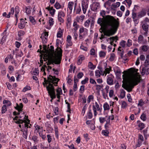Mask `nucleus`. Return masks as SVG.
Wrapping results in <instances>:
<instances>
[{"label": "nucleus", "instance_id": "nucleus-1", "mask_svg": "<svg viewBox=\"0 0 149 149\" xmlns=\"http://www.w3.org/2000/svg\"><path fill=\"white\" fill-rule=\"evenodd\" d=\"M107 17L108 20L107 23L108 31L104 34L105 36H110L114 34L116 32L119 23L118 22L116 24L115 26L113 25L114 17L110 15H107Z\"/></svg>", "mask_w": 149, "mask_h": 149}, {"label": "nucleus", "instance_id": "nucleus-2", "mask_svg": "<svg viewBox=\"0 0 149 149\" xmlns=\"http://www.w3.org/2000/svg\"><path fill=\"white\" fill-rule=\"evenodd\" d=\"M61 61V58L60 57L54 56H53V57L49 58L47 61V63L46 62V63H47V65H49L51 64H53L54 63L56 64H59L60 63Z\"/></svg>", "mask_w": 149, "mask_h": 149}, {"label": "nucleus", "instance_id": "nucleus-3", "mask_svg": "<svg viewBox=\"0 0 149 149\" xmlns=\"http://www.w3.org/2000/svg\"><path fill=\"white\" fill-rule=\"evenodd\" d=\"M140 82V79H137L127 84L125 86V88L133 89L134 86L137 85Z\"/></svg>", "mask_w": 149, "mask_h": 149}, {"label": "nucleus", "instance_id": "nucleus-4", "mask_svg": "<svg viewBox=\"0 0 149 149\" xmlns=\"http://www.w3.org/2000/svg\"><path fill=\"white\" fill-rule=\"evenodd\" d=\"M92 107L95 116H96L97 114V111H99L100 113H101L102 110V105H101L100 107L99 104L97 102H95V105H93Z\"/></svg>", "mask_w": 149, "mask_h": 149}, {"label": "nucleus", "instance_id": "nucleus-5", "mask_svg": "<svg viewBox=\"0 0 149 149\" xmlns=\"http://www.w3.org/2000/svg\"><path fill=\"white\" fill-rule=\"evenodd\" d=\"M31 125L30 124V126H28L27 127H26L25 125L23 126V127L20 130V131L22 132V136L26 139L27 138L28 134V129L29 128H30Z\"/></svg>", "mask_w": 149, "mask_h": 149}, {"label": "nucleus", "instance_id": "nucleus-6", "mask_svg": "<svg viewBox=\"0 0 149 149\" xmlns=\"http://www.w3.org/2000/svg\"><path fill=\"white\" fill-rule=\"evenodd\" d=\"M107 84L109 85H112L113 84V78H114L113 76L110 74L107 76Z\"/></svg>", "mask_w": 149, "mask_h": 149}, {"label": "nucleus", "instance_id": "nucleus-7", "mask_svg": "<svg viewBox=\"0 0 149 149\" xmlns=\"http://www.w3.org/2000/svg\"><path fill=\"white\" fill-rule=\"evenodd\" d=\"M65 15L64 13L62 11H60L58 12V19L60 22L63 23L64 22V19L62 17H65Z\"/></svg>", "mask_w": 149, "mask_h": 149}, {"label": "nucleus", "instance_id": "nucleus-8", "mask_svg": "<svg viewBox=\"0 0 149 149\" xmlns=\"http://www.w3.org/2000/svg\"><path fill=\"white\" fill-rule=\"evenodd\" d=\"M100 6V3L98 2L93 3L91 6V9L92 11H96L97 9L99 8Z\"/></svg>", "mask_w": 149, "mask_h": 149}, {"label": "nucleus", "instance_id": "nucleus-9", "mask_svg": "<svg viewBox=\"0 0 149 149\" xmlns=\"http://www.w3.org/2000/svg\"><path fill=\"white\" fill-rule=\"evenodd\" d=\"M88 3L87 1H83L81 3L82 9L83 13L85 14L86 13L87 8H88Z\"/></svg>", "mask_w": 149, "mask_h": 149}, {"label": "nucleus", "instance_id": "nucleus-10", "mask_svg": "<svg viewBox=\"0 0 149 149\" xmlns=\"http://www.w3.org/2000/svg\"><path fill=\"white\" fill-rule=\"evenodd\" d=\"M126 42L124 40H122L120 42V46L118 48V51H121L122 50V48H124L126 46Z\"/></svg>", "mask_w": 149, "mask_h": 149}, {"label": "nucleus", "instance_id": "nucleus-11", "mask_svg": "<svg viewBox=\"0 0 149 149\" xmlns=\"http://www.w3.org/2000/svg\"><path fill=\"white\" fill-rule=\"evenodd\" d=\"M141 73L143 76L145 74L146 75H148L149 74V68L143 67Z\"/></svg>", "mask_w": 149, "mask_h": 149}, {"label": "nucleus", "instance_id": "nucleus-12", "mask_svg": "<svg viewBox=\"0 0 149 149\" xmlns=\"http://www.w3.org/2000/svg\"><path fill=\"white\" fill-rule=\"evenodd\" d=\"M27 22H26V23ZM25 22L23 19H20V23L18 24V27L20 29H23L25 26Z\"/></svg>", "mask_w": 149, "mask_h": 149}, {"label": "nucleus", "instance_id": "nucleus-13", "mask_svg": "<svg viewBox=\"0 0 149 149\" xmlns=\"http://www.w3.org/2000/svg\"><path fill=\"white\" fill-rule=\"evenodd\" d=\"M17 106L15 107V108L19 112H22V108L23 107V105L22 103H20L19 105L17 103Z\"/></svg>", "mask_w": 149, "mask_h": 149}, {"label": "nucleus", "instance_id": "nucleus-14", "mask_svg": "<svg viewBox=\"0 0 149 149\" xmlns=\"http://www.w3.org/2000/svg\"><path fill=\"white\" fill-rule=\"evenodd\" d=\"M146 10L145 9H142V10L139 13L138 15V17L139 18H141L145 16L146 13Z\"/></svg>", "mask_w": 149, "mask_h": 149}, {"label": "nucleus", "instance_id": "nucleus-15", "mask_svg": "<svg viewBox=\"0 0 149 149\" xmlns=\"http://www.w3.org/2000/svg\"><path fill=\"white\" fill-rule=\"evenodd\" d=\"M78 60L77 62V64L79 65L82 63V61L85 59V57L83 55H81L78 57Z\"/></svg>", "mask_w": 149, "mask_h": 149}, {"label": "nucleus", "instance_id": "nucleus-16", "mask_svg": "<svg viewBox=\"0 0 149 149\" xmlns=\"http://www.w3.org/2000/svg\"><path fill=\"white\" fill-rule=\"evenodd\" d=\"M49 83V85L48 86H47L46 89L47 90V91H48V93H49L50 92V90L54 88V86L53 85V84H52V83Z\"/></svg>", "mask_w": 149, "mask_h": 149}, {"label": "nucleus", "instance_id": "nucleus-17", "mask_svg": "<svg viewBox=\"0 0 149 149\" xmlns=\"http://www.w3.org/2000/svg\"><path fill=\"white\" fill-rule=\"evenodd\" d=\"M31 9L32 8L31 6H26L25 7L26 11L25 13L28 15H30L31 13Z\"/></svg>", "mask_w": 149, "mask_h": 149}, {"label": "nucleus", "instance_id": "nucleus-18", "mask_svg": "<svg viewBox=\"0 0 149 149\" xmlns=\"http://www.w3.org/2000/svg\"><path fill=\"white\" fill-rule=\"evenodd\" d=\"M104 22V17L102 18L100 17L98 18L97 23L98 24H99L101 26H102Z\"/></svg>", "mask_w": 149, "mask_h": 149}, {"label": "nucleus", "instance_id": "nucleus-19", "mask_svg": "<svg viewBox=\"0 0 149 149\" xmlns=\"http://www.w3.org/2000/svg\"><path fill=\"white\" fill-rule=\"evenodd\" d=\"M108 39H109L110 40H112V42H110V44L111 45H113V41L115 40H116V41H115V42H116V41L118 40V37L116 36L114 37H110V38H109Z\"/></svg>", "mask_w": 149, "mask_h": 149}, {"label": "nucleus", "instance_id": "nucleus-20", "mask_svg": "<svg viewBox=\"0 0 149 149\" xmlns=\"http://www.w3.org/2000/svg\"><path fill=\"white\" fill-rule=\"evenodd\" d=\"M110 116H109L107 119L108 120L106 121V123L104 125V127L105 129L107 130L109 127V125H110Z\"/></svg>", "mask_w": 149, "mask_h": 149}, {"label": "nucleus", "instance_id": "nucleus-21", "mask_svg": "<svg viewBox=\"0 0 149 149\" xmlns=\"http://www.w3.org/2000/svg\"><path fill=\"white\" fill-rule=\"evenodd\" d=\"M53 77H54L49 75L48 77H47V83H53Z\"/></svg>", "mask_w": 149, "mask_h": 149}, {"label": "nucleus", "instance_id": "nucleus-22", "mask_svg": "<svg viewBox=\"0 0 149 149\" xmlns=\"http://www.w3.org/2000/svg\"><path fill=\"white\" fill-rule=\"evenodd\" d=\"M142 27L144 31H148V26L147 23L143 24L142 26Z\"/></svg>", "mask_w": 149, "mask_h": 149}, {"label": "nucleus", "instance_id": "nucleus-23", "mask_svg": "<svg viewBox=\"0 0 149 149\" xmlns=\"http://www.w3.org/2000/svg\"><path fill=\"white\" fill-rule=\"evenodd\" d=\"M120 3L119 2H117L116 4H112L111 7V9H113L119 7L120 5Z\"/></svg>", "mask_w": 149, "mask_h": 149}, {"label": "nucleus", "instance_id": "nucleus-24", "mask_svg": "<svg viewBox=\"0 0 149 149\" xmlns=\"http://www.w3.org/2000/svg\"><path fill=\"white\" fill-rule=\"evenodd\" d=\"M103 108L104 111L108 110L109 109V105L107 102H105L104 104Z\"/></svg>", "mask_w": 149, "mask_h": 149}, {"label": "nucleus", "instance_id": "nucleus-25", "mask_svg": "<svg viewBox=\"0 0 149 149\" xmlns=\"http://www.w3.org/2000/svg\"><path fill=\"white\" fill-rule=\"evenodd\" d=\"M22 124V125L20 124L19 125V127L20 128V130H21V129L23 127V126L24 125L26 126V127H28V126H29V122H27L26 121L24 123V122Z\"/></svg>", "mask_w": 149, "mask_h": 149}, {"label": "nucleus", "instance_id": "nucleus-26", "mask_svg": "<svg viewBox=\"0 0 149 149\" xmlns=\"http://www.w3.org/2000/svg\"><path fill=\"white\" fill-rule=\"evenodd\" d=\"M88 118V119H91L93 117V113L91 109H89V111L87 113Z\"/></svg>", "mask_w": 149, "mask_h": 149}, {"label": "nucleus", "instance_id": "nucleus-27", "mask_svg": "<svg viewBox=\"0 0 149 149\" xmlns=\"http://www.w3.org/2000/svg\"><path fill=\"white\" fill-rule=\"evenodd\" d=\"M143 37L142 35H140L138 38V42L139 43H143Z\"/></svg>", "mask_w": 149, "mask_h": 149}, {"label": "nucleus", "instance_id": "nucleus-28", "mask_svg": "<svg viewBox=\"0 0 149 149\" xmlns=\"http://www.w3.org/2000/svg\"><path fill=\"white\" fill-rule=\"evenodd\" d=\"M74 4V2L72 1L69 2L68 3V8H69V9L70 10L71 12H72V7L73 6Z\"/></svg>", "mask_w": 149, "mask_h": 149}, {"label": "nucleus", "instance_id": "nucleus-29", "mask_svg": "<svg viewBox=\"0 0 149 149\" xmlns=\"http://www.w3.org/2000/svg\"><path fill=\"white\" fill-rule=\"evenodd\" d=\"M3 36L0 42V43L1 45H3L5 42L6 38V36L5 35H3Z\"/></svg>", "mask_w": 149, "mask_h": 149}, {"label": "nucleus", "instance_id": "nucleus-30", "mask_svg": "<svg viewBox=\"0 0 149 149\" xmlns=\"http://www.w3.org/2000/svg\"><path fill=\"white\" fill-rule=\"evenodd\" d=\"M102 134H103L104 136H108L109 132L107 130H102Z\"/></svg>", "mask_w": 149, "mask_h": 149}, {"label": "nucleus", "instance_id": "nucleus-31", "mask_svg": "<svg viewBox=\"0 0 149 149\" xmlns=\"http://www.w3.org/2000/svg\"><path fill=\"white\" fill-rule=\"evenodd\" d=\"M140 48L141 50L143 52H146L148 50V47L147 45H144L141 46Z\"/></svg>", "mask_w": 149, "mask_h": 149}, {"label": "nucleus", "instance_id": "nucleus-32", "mask_svg": "<svg viewBox=\"0 0 149 149\" xmlns=\"http://www.w3.org/2000/svg\"><path fill=\"white\" fill-rule=\"evenodd\" d=\"M144 67L149 68V63L147 59H146L144 63Z\"/></svg>", "mask_w": 149, "mask_h": 149}, {"label": "nucleus", "instance_id": "nucleus-33", "mask_svg": "<svg viewBox=\"0 0 149 149\" xmlns=\"http://www.w3.org/2000/svg\"><path fill=\"white\" fill-rule=\"evenodd\" d=\"M106 54V53L102 51H100L99 53V56L100 57L104 58Z\"/></svg>", "mask_w": 149, "mask_h": 149}, {"label": "nucleus", "instance_id": "nucleus-34", "mask_svg": "<svg viewBox=\"0 0 149 149\" xmlns=\"http://www.w3.org/2000/svg\"><path fill=\"white\" fill-rule=\"evenodd\" d=\"M55 8L57 9H59L61 8V6L59 3L56 2L54 5Z\"/></svg>", "mask_w": 149, "mask_h": 149}, {"label": "nucleus", "instance_id": "nucleus-35", "mask_svg": "<svg viewBox=\"0 0 149 149\" xmlns=\"http://www.w3.org/2000/svg\"><path fill=\"white\" fill-rule=\"evenodd\" d=\"M88 66L89 67V68L92 70H94L95 68V66L91 62L88 63Z\"/></svg>", "mask_w": 149, "mask_h": 149}, {"label": "nucleus", "instance_id": "nucleus-36", "mask_svg": "<svg viewBox=\"0 0 149 149\" xmlns=\"http://www.w3.org/2000/svg\"><path fill=\"white\" fill-rule=\"evenodd\" d=\"M99 121L100 123L103 124L105 121H106V118L103 117H100L99 118Z\"/></svg>", "mask_w": 149, "mask_h": 149}, {"label": "nucleus", "instance_id": "nucleus-37", "mask_svg": "<svg viewBox=\"0 0 149 149\" xmlns=\"http://www.w3.org/2000/svg\"><path fill=\"white\" fill-rule=\"evenodd\" d=\"M67 44L66 45V48H68L69 46H71L72 45V43L71 40H67Z\"/></svg>", "mask_w": 149, "mask_h": 149}, {"label": "nucleus", "instance_id": "nucleus-38", "mask_svg": "<svg viewBox=\"0 0 149 149\" xmlns=\"http://www.w3.org/2000/svg\"><path fill=\"white\" fill-rule=\"evenodd\" d=\"M134 10H135L134 8V9L132 10V17L133 19H134V18H137V17L136 16V13L134 11Z\"/></svg>", "mask_w": 149, "mask_h": 149}, {"label": "nucleus", "instance_id": "nucleus-39", "mask_svg": "<svg viewBox=\"0 0 149 149\" xmlns=\"http://www.w3.org/2000/svg\"><path fill=\"white\" fill-rule=\"evenodd\" d=\"M138 126L140 127V130H141L145 127V125L143 123H140L138 125Z\"/></svg>", "mask_w": 149, "mask_h": 149}, {"label": "nucleus", "instance_id": "nucleus-40", "mask_svg": "<svg viewBox=\"0 0 149 149\" xmlns=\"http://www.w3.org/2000/svg\"><path fill=\"white\" fill-rule=\"evenodd\" d=\"M94 99L93 96L92 95H89L87 101L88 103H89L91 102V100H93Z\"/></svg>", "mask_w": 149, "mask_h": 149}, {"label": "nucleus", "instance_id": "nucleus-41", "mask_svg": "<svg viewBox=\"0 0 149 149\" xmlns=\"http://www.w3.org/2000/svg\"><path fill=\"white\" fill-rule=\"evenodd\" d=\"M25 34V32L24 31L20 30L18 32V36L19 37H20L22 36H23Z\"/></svg>", "mask_w": 149, "mask_h": 149}, {"label": "nucleus", "instance_id": "nucleus-42", "mask_svg": "<svg viewBox=\"0 0 149 149\" xmlns=\"http://www.w3.org/2000/svg\"><path fill=\"white\" fill-rule=\"evenodd\" d=\"M30 21L33 24L36 23V21L33 17L30 16L29 17Z\"/></svg>", "mask_w": 149, "mask_h": 149}, {"label": "nucleus", "instance_id": "nucleus-43", "mask_svg": "<svg viewBox=\"0 0 149 149\" xmlns=\"http://www.w3.org/2000/svg\"><path fill=\"white\" fill-rule=\"evenodd\" d=\"M7 111V109L6 105H3L2 108L1 113L3 114Z\"/></svg>", "mask_w": 149, "mask_h": 149}, {"label": "nucleus", "instance_id": "nucleus-44", "mask_svg": "<svg viewBox=\"0 0 149 149\" xmlns=\"http://www.w3.org/2000/svg\"><path fill=\"white\" fill-rule=\"evenodd\" d=\"M51 8L52 9H51V10L49 12V13L51 14L52 16L53 17L56 12V10L55 9L53 8L52 7H51Z\"/></svg>", "mask_w": 149, "mask_h": 149}, {"label": "nucleus", "instance_id": "nucleus-45", "mask_svg": "<svg viewBox=\"0 0 149 149\" xmlns=\"http://www.w3.org/2000/svg\"><path fill=\"white\" fill-rule=\"evenodd\" d=\"M140 118L143 121H145L146 119V115L144 113H143L141 116Z\"/></svg>", "mask_w": 149, "mask_h": 149}, {"label": "nucleus", "instance_id": "nucleus-46", "mask_svg": "<svg viewBox=\"0 0 149 149\" xmlns=\"http://www.w3.org/2000/svg\"><path fill=\"white\" fill-rule=\"evenodd\" d=\"M48 36V32H45L42 34L41 36L42 37V38H47V37Z\"/></svg>", "mask_w": 149, "mask_h": 149}, {"label": "nucleus", "instance_id": "nucleus-47", "mask_svg": "<svg viewBox=\"0 0 149 149\" xmlns=\"http://www.w3.org/2000/svg\"><path fill=\"white\" fill-rule=\"evenodd\" d=\"M49 24L50 26H52L54 24V20L51 17L49 18Z\"/></svg>", "mask_w": 149, "mask_h": 149}, {"label": "nucleus", "instance_id": "nucleus-48", "mask_svg": "<svg viewBox=\"0 0 149 149\" xmlns=\"http://www.w3.org/2000/svg\"><path fill=\"white\" fill-rule=\"evenodd\" d=\"M111 70V68L110 67H109V68H106L104 69V73H105V75L107 74V73H109L110 71Z\"/></svg>", "mask_w": 149, "mask_h": 149}, {"label": "nucleus", "instance_id": "nucleus-49", "mask_svg": "<svg viewBox=\"0 0 149 149\" xmlns=\"http://www.w3.org/2000/svg\"><path fill=\"white\" fill-rule=\"evenodd\" d=\"M11 63L12 64L14 63V66L16 68H17L18 66L19 65L15 61V60L14 59L12 60V61H11Z\"/></svg>", "mask_w": 149, "mask_h": 149}, {"label": "nucleus", "instance_id": "nucleus-50", "mask_svg": "<svg viewBox=\"0 0 149 149\" xmlns=\"http://www.w3.org/2000/svg\"><path fill=\"white\" fill-rule=\"evenodd\" d=\"M16 121H15V123L17 124H23L24 122V120L22 119H19L18 120H16Z\"/></svg>", "mask_w": 149, "mask_h": 149}, {"label": "nucleus", "instance_id": "nucleus-51", "mask_svg": "<svg viewBox=\"0 0 149 149\" xmlns=\"http://www.w3.org/2000/svg\"><path fill=\"white\" fill-rule=\"evenodd\" d=\"M88 80L89 79L86 77L84 80L81 81V84L83 85L85 84L88 82Z\"/></svg>", "mask_w": 149, "mask_h": 149}, {"label": "nucleus", "instance_id": "nucleus-52", "mask_svg": "<svg viewBox=\"0 0 149 149\" xmlns=\"http://www.w3.org/2000/svg\"><path fill=\"white\" fill-rule=\"evenodd\" d=\"M50 92L48 93L49 95H56L54 88L50 90Z\"/></svg>", "mask_w": 149, "mask_h": 149}, {"label": "nucleus", "instance_id": "nucleus-53", "mask_svg": "<svg viewBox=\"0 0 149 149\" xmlns=\"http://www.w3.org/2000/svg\"><path fill=\"white\" fill-rule=\"evenodd\" d=\"M67 24H70L71 22V17L70 15H68L67 18Z\"/></svg>", "mask_w": 149, "mask_h": 149}, {"label": "nucleus", "instance_id": "nucleus-54", "mask_svg": "<svg viewBox=\"0 0 149 149\" xmlns=\"http://www.w3.org/2000/svg\"><path fill=\"white\" fill-rule=\"evenodd\" d=\"M126 2L128 6L129 7H130V6L132 3V1L131 0H125L124 2Z\"/></svg>", "mask_w": 149, "mask_h": 149}, {"label": "nucleus", "instance_id": "nucleus-55", "mask_svg": "<svg viewBox=\"0 0 149 149\" xmlns=\"http://www.w3.org/2000/svg\"><path fill=\"white\" fill-rule=\"evenodd\" d=\"M84 75V74L82 72H79L77 75V77L78 79L81 78Z\"/></svg>", "mask_w": 149, "mask_h": 149}, {"label": "nucleus", "instance_id": "nucleus-56", "mask_svg": "<svg viewBox=\"0 0 149 149\" xmlns=\"http://www.w3.org/2000/svg\"><path fill=\"white\" fill-rule=\"evenodd\" d=\"M132 45V41L131 40L129 39L128 40L127 43V45L128 47H130Z\"/></svg>", "mask_w": 149, "mask_h": 149}, {"label": "nucleus", "instance_id": "nucleus-57", "mask_svg": "<svg viewBox=\"0 0 149 149\" xmlns=\"http://www.w3.org/2000/svg\"><path fill=\"white\" fill-rule=\"evenodd\" d=\"M56 92L57 94L61 95L62 94V90L61 88H58L56 90Z\"/></svg>", "mask_w": 149, "mask_h": 149}, {"label": "nucleus", "instance_id": "nucleus-58", "mask_svg": "<svg viewBox=\"0 0 149 149\" xmlns=\"http://www.w3.org/2000/svg\"><path fill=\"white\" fill-rule=\"evenodd\" d=\"M115 56V55L114 54H111V56L109 60L111 61H113L114 60Z\"/></svg>", "mask_w": 149, "mask_h": 149}, {"label": "nucleus", "instance_id": "nucleus-59", "mask_svg": "<svg viewBox=\"0 0 149 149\" xmlns=\"http://www.w3.org/2000/svg\"><path fill=\"white\" fill-rule=\"evenodd\" d=\"M127 103L125 101H123L121 104V107L123 108H125L127 106Z\"/></svg>", "mask_w": 149, "mask_h": 149}, {"label": "nucleus", "instance_id": "nucleus-60", "mask_svg": "<svg viewBox=\"0 0 149 149\" xmlns=\"http://www.w3.org/2000/svg\"><path fill=\"white\" fill-rule=\"evenodd\" d=\"M139 18L138 17L137 18H134V19H133V20L134 24H136L135 25H136V24H137L139 23Z\"/></svg>", "mask_w": 149, "mask_h": 149}, {"label": "nucleus", "instance_id": "nucleus-61", "mask_svg": "<svg viewBox=\"0 0 149 149\" xmlns=\"http://www.w3.org/2000/svg\"><path fill=\"white\" fill-rule=\"evenodd\" d=\"M55 136L56 138H58V128H56L55 129Z\"/></svg>", "mask_w": 149, "mask_h": 149}, {"label": "nucleus", "instance_id": "nucleus-62", "mask_svg": "<svg viewBox=\"0 0 149 149\" xmlns=\"http://www.w3.org/2000/svg\"><path fill=\"white\" fill-rule=\"evenodd\" d=\"M127 97L128 99V101L130 102H131L132 101V99L130 94H128L127 95Z\"/></svg>", "mask_w": 149, "mask_h": 149}, {"label": "nucleus", "instance_id": "nucleus-63", "mask_svg": "<svg viewBox=\"0 0 149 149\" xmlns=\"http://www.w3.org/2000/svg\"><path fill=\"white\" fill-rule=\"evenodd\" d=\"M39 136H40L43 140H44L46 138V135L45 134H42L40 132L39 133Z\"/></svg>", "mask_w": 149, "mask_h": 149}, {"label": "nucleus", "instance_id": "nucleus-64", "mask_svg": "<svg viewBox=\"0 0 149 149\" xmlns=\"http://www.w3.org/2000/svg\"><path fill=\"white\" fill-rule=\"evenodd\" d=\"M90 20L89 19L87 20L84 23V26L86 27H88L89 26V24L90 23Z\"/></svg>", "mask_w": 149, "mask_h": 149}]
</instances>
